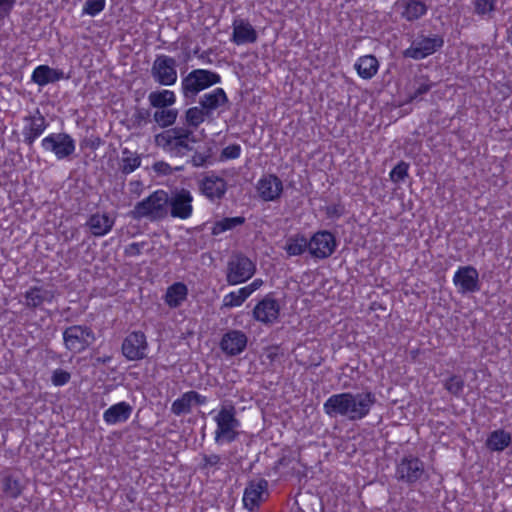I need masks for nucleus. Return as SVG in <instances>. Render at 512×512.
<instances>
[{
  "mask_svg": "<svg viewBox=\"0 0 512 512\" xmlns=\"http://www.w3.org/2000/svg\"><path fill=\"white\" fill-rule=\"evenodd\" d=\"M187 287L181 282L174 283L171 285L165 294V302L169 307L176 308L187 297Z\"/></svg>",
  "mask_w": 512,
  "mask_h": 512,
  "instance_id": "c756f323",
  "label": "nucleus"
},
{
  "mask_svg": "<svg viewBox=\"0 0 512 512\" xmlns=\"http://www.w3.org/2000/svg\"><path fill=\"white\" fill-rule=\"evenodd\" d=\"M12 7V2L9 0H0V12L1 11H9Z\"/></svg>",
  "mask_w": 512,
  "mask_h": 512,
  "instance_id": "5fc2aeb1",
  "label": "nucleus"
},
{
  "mask_svg": "<svg viewBox=\"0 0 512 512\" xmlns=\"http://www.w3.org/2000/svg\"><path fill=\"white\" fill-rule=\"evenodd\" d=\"M237 292L240 295L243 302L253 293V291L248 285L240 288L239 290H237Z\"/></svg>",
  "mask_w": 512,
  "mask_h": 512,
  "instance_id": "864d4df0",
  "label": "nucleus"
},
{
  "mask_svg": "<svg viewBox=\"0 0 512 512\" xmlns=\"http://www.w3.org/2000/svg\"><path fill=\"white\" fill-rule=\"evenodd\" d=\"M255 271V264L247 256L236 253L228 261L226 280L230 285H237L250 279Z\"/></svg>",
  "mask_w": 512,
  "mask_h": 512,
  "instance_id": "6e6552de",
  "label": "nucleus"
},
{
  "mask_svg": "<svg viewBox=\"0 0 512 512\" xmlns=\"http://www.w3.org/2000/svg\"><path fill=\"white\" fill-rule=\"evenodd\" d=\"M23 486L20 480L12 475L3 478V493L10 498H17L21 495Z\"/></svg>",
  "mask_w": 512,
  "mask_h": 512,
  "instance_id": "a19ab883",
  "label": "nucleus"
},
{
  "mask_svg": "<svg viewBox=\"0 0 512 512\" xmlns=\"http://www.w3.org/2000/svg\"><path fill=\"white\" fill-rule=\"evenodd\" d=\"M216 423L214 440L217 444L231 443L238 439L240 421L236 417V409L231 404L221 406L214 416Z\"/></svg>",
  "mask_w": 512,
  "mask_h": 512,
  "instance_id": "39448f33",
  "label": "nucleus"
},
{
  "mask_svg": "<svg viewBox=\"0 0 512 512\" xmlns=\"http://www.w3.org/2000/svg\"><path fill=\"white\" fill-rule=\"evenodd\" d=\"M45 151L51 152L58 160L69 158L76 149L75 140L67 133H52L41 141Z\"/></svg>",
  "mask_w": 512,
  "mask_h": 512,
  "instance_id": "1a4fd4ad",
  "label": "nucleus"
},
{
  "mask_svg": "<svg viewBox=\"0 0 512 512\" xmlns=\"http://www.w3.org/2000/svg\"><path fill=\"white\" fill-rule=\"evenodd\" d=\"M177 62L173 57L158 55L151 67L154 81L163 86L174 85L177 81Z\"/></svg>",
  "mask_w": 512,
  "mask_h": 512,
  "instance_id": "9d476101",
  "label": "nucleus"
},
{
  "mask_svg": "<svg viewBox=\"0 0 512 512\" xmlns=\"http://www.w3.org/2000/svg\"><path fill=\"white\" fill-rule=\"evenodd\" d=\"M221 82V76L211 70L194 69L181 80V91L186 101L194 102L197 95Z\"/></svg>",
  "mask_w": 512,
  "mask_h": 512,
  "instance_id": "20e7f679",
  "label": "nucleus"
},
{
  "mask_svg": "<svg viewBox=\"0 0 512 512\" xmlns=\"http://www.w3.org/2000/svg\"><path fill=\"white\" fill-rule=\"evenodd\" d=\"M232 41L236 45L254 43L257 40V32L246 20L237 18L233 21Z\"/></svg>",
  "mask_w": 512,
  "mask_h": 512,
  "instance_id": "4be33fe9",
  "label": "nucleus"
},
{
  "mask_svg": "<svg viewBox=\"0 0 512 512\" xmlns=\"http://www.w3.org/2000/svg\"><path fill=\"white\" fill-rule=\"evenodd\" d=\"M244 302L237 291L230 292L223 298L222 308H233L242 305Z\"/></svg>",
  "mask_w": 512,
  "mask_h": 512,
  "instance_id": "de8ad7c7",
  "label": "nucleus"
},
{
  "mask_svg": "<svg viewBox=\"0 0 512 512\" xmlns=\"http://www.w3.org/2000/svg\"><path fill=\"white\" fill-rule=\"evenodd\" d=\"M279 311L278 302L274 298L266 296L255 306L253 316L261 323L272 324L277 320Z\"/></svg>",
  "mask_w": 512,
  "mask_h": 512,
  "instance_id": "6ab92c4d",
  "label": "nucleus"
},
{
  "mask_svg": "<svg viewBox=\"0 0 512 512\" xmlns=\"http://www.w3.org/2000/svg\"><path fill=\"white\" fill-rule=\"evenodd\" d=\"M133 125L137 128L145 126L150 121V111L144 108L136 109L132 116Z\"/></svg>",
  "mask_w": 512,
  "mask_h": 512,
  "instance_id": "49530a36",
  "label": "nucleus"
},
{
  "mask_svg": "<svg viewBox=\"0 0 512 512\" xmlns=\"http://www.w3.org/2000/svg\"><path fill=\"white\" fill-rule=\"evenodd\" d=\"M427 12V6L419 0H408L405 5L403 17L407 21H414L421 18Z\"/></svg>",
  "mask_w": 512,
  "mask_h": 512,
  "instance_id": "e433bc0d",
  "label": "nucleus"
},
{
  "mask_svg": "<svg viewBox=\"0 0 512 512\" xmlns=\"http://www.w3.org/2000/svg\"><path fill=\"white\" fill-rule=\"evenodd\" d=\"M375 403L376 397L371 391L356 394L343 392L331 395L324 402L323 410L331 418L346 417L358 421L370 413Z\"/></svg>",
  "mask_w": 512,
  "mask_h": 512,
  "instance_id": "f257e3e1",
  "label": "nucleus"
},
{
  "mask_svg": "<svg viewBox=\"0 0 512 512\" xmlns=\"http://www.w3.org/2000/svg\"><path fill=\"white\" fill-rule=\"evenodd\" d=\"M424 475V463L417 457H404L397 464L395 476L399 481L412 485L421 480Z\"/></svg>",
  "mask_w": 512,
  "mask_h": 512,
  "instance_id": "9b49d317",
  "label": "nucleus"
},
{
  "mask_svg": "<svg viewBox=\"0 0 512 512\" xmlns=\"http://www.w3.org/2000/svg\"><path fill=\"white\" fill-rule=\"evenodd\" d=\"M209 116L203 108L200 106H194L185 111L184 114V128H188L191 130L197 129L206 119H209Z\"/></svg>",
  "mask_w": 512,
  "mask_h": 512,
  "instance_id": "2f4dec72",
  "label": "nucleus"
},
{
  "mask_svg": "<svg viewBox=\"0 0 512 512\" xmlns=\"http://www.w3.org/2000/svg\"><path fill=\"white\" fill-rule=\"evenodd\" d=\"M222 465V458L218 454H203L202 461L199 464L201 470L210 472L211 470H217Z\"/></svg>",
  "mask_w": 512,
  "mask_h": 512,
  "instance_id": "79ce46f5",
  "label": "nucleus"
},
{
  "mask_svg": "<svg viewBox=\"0 0 512 512\" xmlns=\"http://www.w3.org/2000/svg\"><path fill=\"white\" fill-rule=\"evenodd\" d=\"M511 443V435L503 429L495 430L487 438L486 446L492 451H503Z\"/></svg>",
  "mask_w": 512,
  "mask_h": 512,
  "instance_id": "473e14b6",
  "label": "nucleus"
},
{
  "mask_svg": "<svg viewBox=\"0 0 512 512\" xmlns=\"http://www.w3.org/2000/svg\"><path fill=\"white\" fill-rule=\"evenodd\" d=\"M433 84L427 77H420L414 80L413 85L408 91V101L412 102L420 96L428 93L432 88Z\"/></svg>",
  "mask_w": 512,
  "mask_h": 512,
  "instance_id": "ea45409f",
  "label": "nucleus"
},
{
  "mask_svg": "<svg viewBox=\"0 0 512 512\" xmlns=\"http://www.w3.org/2000/svg\"><path fill=\"white\" fill-rule=\"evenodd\" d=\"M268 482L265 479L251 481L244 491L243 503L246 508L253 510L258 506L262 494L267 490Z\"/></svg>",
  "mask_w": 512,
  "mask_h": 512,
  "instance_id": "b1692460",
  "label": "nucleus"
},
{
  "mask_svg": "<svg viewBox=\"0 0 512 512\" xmlns=\"http://www.w3.org/2000/svg\"><path fill=\"white\" fill-rule=\"evenodd\" d=\"M114 223L115 219L110 217L107 213L97 212L89 217L86 226L89 227L92 235L102 237L112 230Z\"/></svg>",
  "mask_w": 512,
  "mask_h": 512,
  "instance_id": "5701e85b",
  "label": "nucleus"
},
{
  "mask_svg": "<svg viewBox=\"0 0 512 512\" xmlns=\"http://www.w3.org/2000/svg\"><path fill=\"white\" fill-rule=\"evenodd\" d=\"M70 378L71 375L69 372L62 369H56L52 375V383L55 386H63L69 382Z\"/></svg>",
  "mask_w": 512,
  "mask_h": 512,
  "instance_id": "09e8293b",
  "label": "nucleus"
},
{
  "mask_svg": "<svg viewBox=\"0 0 512 512\" xmlns=\"http://www.w3.org/2000/svg\"><path fill=\"white\" fill-rule=\"evenodd\" d=\"M245 222V218L242 216L237 217H226L218 220L212 227V234L219 235L228 230H232L237 226L242 225Z\"/></svg>",
  "mask_w": 512,
  "mask_h": 512,
  "instance_id": "58836bf2",
  "label": "nucleus"
},
{
  "mask_svg": "<svg viewBox=\"0 0 512 512\" xmlns=\"http://www.w3.org/2000/svg\"><path fill=\"white\" fill-rule=\"evenodd\" d=\"M193 196L189 190L180 189L169 196L168 213L173 218L188 219L193 212Z\"/></svg>",
  "mask_w": 512,
  "mask_h": 512,
  "instance_id": "f8f14e48",
  "label": "nucleus"
},
{
  "mask_svg": "<svg viewBox=\"0 0 512 512\" xmlns=\"http://www.w3.org/2000/svg\"><path fill=\"white\" fill-rule=\"evenodd\" d=\"M443 45L444 39L438 34H419L402 54L405 58L422 60L440 50Z\"/></svg>",
  "mask_w": 512,
  "mask_h": 512,
  "instance_id": "423d86ee",
  "label": "nucleus"
},
{
  "mask_svg": "<svg viewBox=\"0 0 512 512\" xmlns=\"http://www.w3.org/2000/svg\"><path fill=\"white\" fill-rule=\"evenodd\" d=\"M445 389L456 397H459L464 389V380L459 376H451L445 381Z\"/></svg>",
  "mask_w": 512,
  "mask_h": 512,
  "instance_id": "37998d69",
  "label": "nucleus"
},
{
  "mask_svg": "<svg viewBox=\"0 0 512 512\" xmlns=\"http://www.w3.org/2000/svg\"><path fill=\"white\" fill-rule=\"evenodd\" d=\"M378 68V60L373 55L362 56L355 63V69L363 79H371L377 73Z\"/></svg>",
  "mask_w": 512,
  "mask_h": 512,
  "instance_id": "c85d7f7f",
  "label": "nucleus"
},
{
  "mask_svg": "<svg viewBox=\"0 0 512 512\" xmlns=\"http://www.w3.org/2000/svg\"><path fill=\"white\" fill-rule=\"evenodd\" d=\"M257 192L264 201H275L283 192V183L274 174L262 176L257 183Z\"/></svg>",
  "mask_w": 512,
  "mask_h": 512,
  "instance_id": "a211bd4d",
  "label": "nucleus"
},
{
  "mask_svg": "<svg viewBox=\"0 0 512 512\" xmlns=\"http://www.w3.org/2000/svg\"><path fill=\"white\" fill-rule=\"evenodd\" d=\"M147 346L144 333L135 331L124 339L122 353L130 361L141 360L146 357Z\"/></svg>",
  "mask_w": 512,
  "mask_h": 512,
  "instance_id": "2eb2a0df",
  "label": "nucleus"
},
{
  "mask_svg": "<svg viewBox=\"0 0 512 512\" xmlns=\"http://www.w3.org/2000/svg\"><path fill=\"white\" fill-rule=\"evenodd\" d=\"M284 250L288 256L302 255L306 250L309 251L308 240L304 235L296 234L287 238Z\"/></svg>",
  "mask_w": 512,
  "mask_h": 512,
  "instance_id": "72a5a7b5",
  "label": "nucleus"
},
{
  "mask_svg": "<svg viewBox=\"0 0 512 512\" xmlns=\"http://www.w3.org/2000/svg\"><path fill=\"white\" fill-rule=\"evenodd\" d=\"M207 398L196 391H188L177 398L171 405V412L176 415L189 414L195 405H204Z\"/></svg>",
  "mask_w": 512,
  "mask_h": 512,
  "instance_id": "aec40b11",
  "label": "nucleus"
},
{
  "mask_svg": "<svg viewBox=\"0 0 512 512\" xmlns=\"http://www.w3.org/2000/svg\"><path fill=\"white\" fill-rule=\"evenodd\" d=\"M63 341L69 351L80 353L94 343L95 334L88 326L73 325L64 330Z\"/></svg>",
  "mask_w": 512,
  "mask_h": 512,
  "instance_id": "0eeeda50",
  "label": "nucleus"
},
{
  "mask_svg": "<svg viewBox=\"0 0 512 512\" xmlns=\"http://www.w3.org/2000/svg\"><path fill=\"white\" fill-rule=\"evenodd\" d=\"M497 9L496 0H474L473 11L474 14L482 19L490 20Z\"/></svg>",
  "mask_w": 512,
  "mask_h": 512,
  "instance_id": "c9c22d12",
  "label": "nucleus"
},
{
  "mask_svg": "<svg viewBox=\"0 0 512 512\" xmlns=\"http://www.w3.org/2000/svg\"><path fill=\"white\" fill-rule=\"evenodd\" d=\"M132 406L127 402L112 405L103 413V419L108 425H115L127 421L132 413Z\"/></svg>",
  "mask_w": 512,
  "mask_h": 512,
  "instance_id": "a878e982",
  "label": "nucleus"
},
{
  "mask_svg": "<svg viewBox=\"0 0 512 512\" xmlns=\"http://www.w3.org/2000/svg\"><path fill=\"white\" fill-rule=\"evenodd\" d=\"M169 195L164 190H157L151 195L138 202L129 212L131 218L140 220L147 218L157 221L168 215Z\"/></svg>",
  "mask_w": 512,
  "mask_h": 512,
  "instance_id": "7ed1b4c3",
  "label": "nucleus"
},
{
  "mask_svg": "<svg viewBox=\"0 0 512 512\" xmlns=\"http://www.w3.org/2000/svg\"><path fill=\"white\" fill-rule=\"evenodd\" d=\"M25 305L29 308L40 307L44 302H52L55 298L54 291L43 287H31L24 294Z\"/></svg>",
  "mask_w": 512,
  "mask_h": 512,
  "instance_id": "bb28decb",
  "label": "nucleus"
},
{
  "mask_svg": "<svg viewBox=\"0 0 512 512\" xmlns=\"http://www.w3.org/2000/svg\"><path fill=\"white\" fill-rule=\"evenodd\" d=\"M178 110L175 108H159L153 114L154 121L162 128L173 125L177 119Z\"/></svg>",
  "mask_w": 512,
  "mask_h": 512,
  "instance_id": "4c0bfd02",
  "label": "nucleus"
},
{
  "mask_svg": "<svg viewBox=\"0 0 512 512\" xmlns=\"http://www.w3.org/2000/svg\"><path fill=\"white\" fill-rule=\"evenodd\" d=\"M24 123L25 125L22 130L24 142L28 146H32L35 140L46 130L48 123L39 110H36L32 115L24 117Z\"/></svg>",
  "mask_w": 512,
  "mask_h": 512,
  "instance_id": "dca6fc26",
  "label": "nucleus"
},
{
  "mask_svg": "<svg viewBox=\"0 0 512 512\" xmlns=\"http://www.w3.org/2000/svg\"><path fill=\"white\" fill-rule=\"evenodd\" d=\"M144 243H131L125 248V255L135 257L141 254Z\"/></svg>",
  "mask_w": 512,
  "mask_h": 512,
  "instance_id": "3c124183",
  "label": "nucleus"
},
{
  "mask_svg": "<svg viewBox=\"0 0 512 512\" xmlns=\"http://www.w3.org/2000/svg\"><path fill=\"white\" fill-rule=\"evenodd\" d=\"M106 0H87L83 6V14L95 16L105 8Z\"/></svg>",
  "mask_w": 512,
  "mask_h": 512,
  "instance_id": "c03bdc74",
  "label": "nucleus"
},
{
  "mask_svg": "<svg viewBox=\"0 0 512 512\" xmlns=\"http://www.w3.org/2000/svg\"><path fill=\"white\" fill-rule=\"evenodd\" d=\"M201 193L209 200H219L226 193V182L223 178L215 175H206L199 182Z\"/></svg>",
  "mask_w": 512,
  "mask_h": 512,
  "instance_id": "412c9836",
  "label": "nucleus"
},
{
  "mask_svg": "<svg viewBox=\"0 0 512 512\" xmlns=\"http://www.w3.org/2000/svg\"><path fill=\"white\" fill-rule=\"evenodd\" d=\"M453 283L461 294L477 292L479 286V273L473 266L459 267L453 277Z\"/></svg>",
  "mask_w": 512,
  "mask_h": 512,
  "instance_id": "4468645a",
  "label": "nucleus"
},
{
  "mask_svg": "<svg viewBox=\"0 0 512 512\" xmlns=\"http://www.w3.org/2000/svg\"><path fill=\"white\" fill-rule=\"evenodd\" d=\"M309 253L312 257L325 259L329 257L336 248V240L328 231L315 233L308 241Z\"/></svg>",
  "mask_w": 512,
  "mask_h": 512,
  "instance_id": "ddd939ff",
  "label": "nucleus"
},
{
  "mask_svg": "<svg viewBox=\"0 0 512 512\" xmlns=\"http://www.w3.org/2000/svg\"><path fill=\"white\" fill-rule=\"evenodd\" d=\"M63 77V71L53 69L47 65H40L36 67L32 73V81L39 86H45L49 83H54Z\"/></svg>",
  "mask_w": 512,
  "mask_h": 512,
  "instance_id": "cd10ccee",
  "label": "nucleus"
},
{
  "mask_svg": "<svg viewBox=\"0 0 512 512\" xmlns=\"http://www.w3.org/2000/svg\"><path fill=\"white\" fill-rule=\"evenodd\" d=\"M248 338L240 330H229L221 338L220 348L228 356L242 353L247 346Z\"/></svg>",
  "mask_w": 512,
  "mask_h": 512,
  "instance_id": "f3484780",
  "label": "nucleus"
},
{
  "mask_svg": "<svg viewBox=\"0 0 512 512\" xmlns=\"http://www.w3.org/2000/svg\"><path fill=\"white\" fill-rule=\"evenodd\" d=\"M148 101L154 108H168L175 104L176 96L173 91H153L148 95Z\"/></svg>",
  "mask_w": 512,
  "mask_h": 512,
  "instance_id": "7c9ffc66",
  "label": "nucleus"
},
{
  "mask_svg": "<svg viewBox=\"0 0 512 512\" xmlns=\"http://www.w3.org/2000/svg\"><path fill=\"white\" fill-rule=\"evenodd\" d=\"M209 155H206V154H202V153H195L193 156H192V159H191V163L193 166L195 167H203L206 165L208 159H209Z\"/></svg>",
  "mask_w": 512,
  "mask_h": 512,
  "instance_id": "603ef678",
  "label": "nucleus"
},
{
  "mask_svg": "<svg viewBox=\"0 0 512 512\" xmlns=\"http://www.w3.org/2000/svg\"><path fill=\"white\" fill-rule=\"evenodd\" d=\"M241 147L238 144H232L222 150L221 158L223 159H236L240 156Z\"/></svg>",
  "mask_w": 512,
  "mask_h": 512,
  "instance_id": "8fccbe9b",
  "label": "nucleus"
},
{
  "mask_svg": "<svg viewBox=\"0 0 512 512\" xmlns=\"http://www.w3.org/2000/svg\"><path fill=\"white\" fill-rule=\"evenodd\" d=\"M409 165L403 161L398 163L390 172V179L397 183L403 181L408 176Z\"/></svg>",
  "mask_w": 512,
  "mask_h": 512,
  "instance_id": "a18cd8bd",
  "label": "nucleus"
},
{
  "mask_svg": "<svg viewBox=\"0 0 512 512\" xmlns=\"http://www.w3.org/2000/svg\"><path fill=\"white\" fill-rule=\"evenodd\" d=\"M263 284V281L261 279H255L252 283H250L248 286L251 288V290L254 292L257 289H259Z\"/></svg>",
  "mask_w": 512,
  "mask_h": 512,
  "instance_id": "6e6d98bb",
  "label": "nucleus"
},
{
  "mask_svg": "<svg viewBox=\"0 0 512 512\" xmlns=\"http://www.w3.org/2000/svg\"><path fill=\"white\" fill-rule=\"evenodd\" d=\"M228 102L227 95L222 88H216L209 93H205L199 99V106L211 116L213 111Z\"/></svg>",
  "mask_w": 512,
  "mask_h": 512,
  "instance_id": "393cba45",
  "label": "nucleus"
},
{
  "mask_svg": "<svg viewBox=\"0 0 512 512\" xmlns=\"http://www.w3.org/2000/svg\"><path fill=\"white\" fill-rule=\"evenodd\" d=\"M197 142L194 131L184 127H175L155 136V143L175 155H185L192 151Z\"/></svg>",
  "mask_w": 512,
  "mask_h": 512,
  "instance_id": "f03ea898",
  "label": "nucleus"
},
{
  "mask_svg": "<svg viewBox=\"0 0 512 512\" xmlns=\"http://www.w3.org/2000/svg\"><path fill=\"white\" fill-rule=\"evenodd\" d=\"M162 165H164V164L163 163H156L154 167H155L156 170H159V167L162 166Z\"/></svg>",
  "mask_w": 512,
  "mask_h": 512,
  "instance_id": "4d7b16f0",
  "label": "nucleus"
},
{
  "mask_svg": "<svg viewBox=\"0 0 512 512\" xmlns=\"http://www.w3.org/2000/svg\"><path fill=\"white\" fill-rule=\"evenodd\" d=\"M141 165V157L138 153L130 151L128 148L122 150L120 160V170L124 174L134 172Z\"/></svg>",
  "mask_w": 512,
  "mask_h": 512,
  "instance_id": "f704fd0d",
  "label": "nucleus"
}]
</instances>
